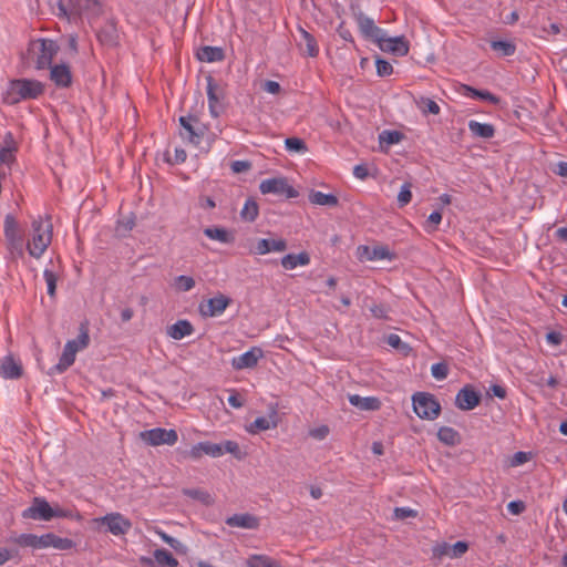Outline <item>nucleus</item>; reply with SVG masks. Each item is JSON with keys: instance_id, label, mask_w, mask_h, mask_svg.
Listing matches in <instances>:
<instances>
[{"instance_id": "nucleus-1", "label": "nucleus", "mask_w": 567, "mask_h": 567, "mask_svg": "<svg viewBox=\"0 0 567 567\" xmlns=\"http://www.w3.org/2000/svg\"><path fill=\"white\" fill-rule=\"evenodd\" d=\"M43 92L42 82L34 79H18L7 84L2 99L4 103L13 105L24 100L38 99Z\"/></svg>"}, {"instance_id": "nucleus-2", "label": "nucleus", "mask_w": 567, "mask_h": 567, "mask_svg": "<svg viewBox=\"0 0 567 567\" xmlns=\"http://www.w3.org/2000/svg\"><path fill=\"white\" fill-rule=\"evenodd\" d=\"M53 227L48 218L39 216L31 224L30 238L27 249L31 257L39 259L52 241Z\"/></svg>"}, {"instance_id": "nucleus-3", "label": "nucleus", "mask_w": 567, "mask_h": 567, "mask_svg": "<svg viewBox=\"0 0 567 567\" xmlns=\"http://www.w3.org/2000/svg\"><path fill=\"white\" fill-rule=\"evenodd\" d=\"M59 50L58 43L52 39H34L28 47V60L37 70L49 69Z\"/></svg>"}, {"instance_id": "nucleus-4", "label": "nucleus", "mask_w": 567, "mask_h": 567, "mask_svg": "<svg viewBox=\"0 0 567 567\" xmlns=\"http://www.w3.org/2000/svg\"><path fill=\"white\" fill-rule=\"evenodd\" d=\"M89 333L85 329H82L76 339L69 340L65 343L59 362L50 369L49 374H59L70 368L75 361L76 353L85 349L89 346Z\"/></svg>"}, {"instance_id": "nucleus-5", "label": "nucleus", "mask_w": 567, "mask_h": 567, "mask_svg": "<svg viewBox=\"0 0 567 567\" xmlns=\"http://www.w3.org/2000/svg\"><path fill=\"white\" fill-rule=\"evenodd\" d=\"M3 234L10 255L14 258L22 257L24 255L23 231L12 215H7L4 218Z\"/></svg>"}, {"instance_id": "nucleus-6", "label": "nucleus", "mask_w": 567, "mask_h": 567, "mask_svg": "<svg viewBox=\"0 0 567 567\" xmlns=\"http://www.w3.org/2000/svg\"><path fill=\"white\" fill-rule=\"evenodd\" d=\"M412 403L414 412L421 419L435 420L440 414L441 405L430 393H415L412 396Z\"/></svg>"}, {"instance_id": "nucleus-7", "label": "nucleus", "mask_w": 567, "mask_h": 567, "mask_svg": "<svg viewBox=\"0 0 567 567\" xmlns=\"http://www.w3.org/2000/svg\"><path fill=\"white\" fill-rule=\"evenodd\" d=\"M93 523L105 525L106 530L114 536L125 535L132 527L131 520L117 512L109 513L102 517L94 518Z\"/></svg>"}, {"instance_id": "nucleus-8", "label": "nucleus", "mask_w": 567, "mask_h": 567, "mask_svg": "<svg viewBox=\"0 0 567 567\" xmlns=\"http://www.w3.org/2000/svg\"><path fill=\"white\" fill-rule=\"evenodd\" d=\"M259 190L261 194H274L286 198H296L298 196V192L289 185L285 177L264 179L259 185Z\"/></svg>"}, {"instance_id": "nucleus-9", "label": "nucleus", "mask_w": 567, "mask_h": 567, "mask_svg": "<svg viewBox=\"0 0 567 567\" xmlns=\"http://www.w3.org/2000/svg\"><path fill=\"white\" fill-rule=\"evenodd\" d=\"M140 437L151 446H158L163 444L174 445L178 440V435L175 430H166L162 427L143 431L140 433Z\"/></svg>"}, {"instance_id": "nucleus-10", "label": "nucleus", "mask_w": 567, "mask_h": 567, "mask_svg": "<svg viewBox=\"0 0 567 567\" xmlns=\"http://www.w3.org/2000/svg\"><path fill=\"white\" fill-rule=\"evenodd\" d=\"M231 299L223 293H218L213 298L202 301L198 305V311L202 317L213 318L224 313L226 308L230 305Z\"/></svg>"}, {"instance_id": "nucleus-11", "label": "nucleus", "mask_w": 567, "mask_h": 567, "mask_svg": "<svg viewBox=\"0 0 567 567\" xmlns=\"http://www.w3.org/2000/svg\"><path fill=\"white\" fill-rule=\"evenodd\" d=\"M380 50L389 52L398 56H404L409 52V42L404 37H389L383 30L382 35L375 41Z\"/></svg>"}, {"instance_id": "nucleus-12", "label": "nucleus", "mask_w": 567, "mask_h": 567, "mask_svg": "<svg viewBox=\"0 0 567 567\" xmlns=\"http://www.w3.org/2000/svg\"><path fill=\"white\" fill-rule=\"evenodd\" d=\"M53 514L51 504L44 497H34L31 505L22 511L21 516L27 519L49 522Z\"/></svg>"}, {"instance_id": "nucleus-13", "label": "nucleus", "mask_w": 567, "mask_h": 567, "mask_svg": "<svg viewBox=\"0 0 567 567\" xmlns=\"http://www.w3.org/2000/svg\"><path fill=\"white\" fill-rule=\"evenodd\" d=\"M179 123L183 128L181 135L183 138L188 140L190 143L199 144L206 127L195 116L187 115L181 116Z\"/></svg>"}, {"instance_id": "nucleus-14", "label": "nucleus", "mask_w": 567, "mask_h": 567, "mask_svg": "<svg viewBox=\"0 0 567 567\" xmlns=\"http://www.w3.org/2000/svg\"><path fill=\"white\" fill-rule=\"evenodd\" d=\"M355 256L360 261L392 260L394 255L384 245L370 247L360 245L357 247Z\"/></svg>"}, {"instance_id": "nucleus-15", "label": "nucleus", "mask_w": 567, "mask_h": 567, "mask_svg": "<svg viewBox=\"0 0 567 567\" xmlns=\"http://www.w3.org/2000/svg\"><path fill=\"white\" fill-rule=\"evenodd\" d=\"M287 247V241L284 238H260L250 249V254L264 256L270 252H282Z\"/></svg>"}, {"instance_id": "nucleus-16", "label": "nucleus", "mask_w": 567, "mask_h": 567, "mask_svg": "<svg viewBox=\"0 0 567 567\" xmlns=\"http://www.w3.org/2000/svg\"><path fill=\"white\" fill-rule=\"evenodd\" d=\"M264 357V351L258 347H252L248 351L231 359V367L235 370L251 369L258 364Z\"/></svg>"}, {"instance_id": "nucleus-17", "label": "nucleus", "mask_w": 567, "mask_h": 567, "mask_svg": "<svg viewBox=\"0 0 567 567\" xmlns=\"http://www.w3.org/2000/svg\"><path fill=\"white\" fill-rule=\"evenodd\" d=\"M278 425V412L275 408H271L268 416H259L252 423L246 426V431L249 434H257L261 431H267L277 427Z\"/></svg>"}, {"instance_id": "nucleus-18", "label": "nucleus", "mask_w": 567, "mask_h": 567, "mask_svg": "<svg viewBox=\"0 0 567 567\" xmlns=\"http://www.w3.org/2000/svg\"><path fill=\"white\" fill-rule=\"evenodd\" d=\"M71 10L74 14L93 18L101 11L99 0H70Z\"/></svg>"}, {"instance_id": "nucleus-19", "label": "nucleus", "mask_w": 567, "mask_h": 567, "mask_svg": "<svg viewBox=\"0 0 567 567\" xmlns=\"http://www.w3.org/2000/svg\"><path fill=\"white\" fill-rule=\"evenodd\" d=\"M41 549L54 548L58 550H69L75 546V543L66 537H60L54 533L41 535Z\"/></svg>"}, {"instance_id": "nucleus-20", "label": "nucleus", "mask_w": 567, "mask_h": 567, "mask_svg": "<svg viewBox=\"0 0 567 567\" xmlns=\"http://www.w3.org/2000/svg\"><path fill=\"white\" fill-rule=\"evenodd\" d=\"M187 454L192 460H199L203 455H208L210 457H220L221 450L219 447V444L205 441L193 445Z\"/></svg>"}, {"instance_id": "nucleus-21", "label": "nucleus", "mask_w": 567, "mask_h": 567, "mask_svg": "<svg viewBox=\"0 0 567 567\" xmlns=\"http://www.w3.org/2000/svg\"><path fill=\"white\" fill-rule=\"evenodd\" d=\"M50 68V80L59 87H68L72 83V74L68 64H54Z\"/></svg>"}, {"instance_id": "nucleus-22", "label": "nucleus", "mask_w": 567, "mask_h": 567, "mask_svg": "<svg viewBox=\"0 0 567 567\" xmlns=\"http://www.w3.org/2000/svg\"><path fill=\"white\" fill-rule=\"evenodd\" d=\"M480 403V395L467 386L461 389L455 398V404L464 411L473 410Z\"/></svg>"}, {"instance_id": "nucleus-23", "label": "nucleus", "mask_w": 567, "mask_h": 567, "mask_svg": "<svg viewBox=\"0 0 567 567\" xmlns=\"http://www.w3.org/2000/svg\"><path fill=\"white\" fill-rule=\"evenodd\" d=\"M194 327L190 321L186 319H179L175 323L166 328V334L173 340H182L194 333Z\"/></svg>"}, {"instance_id": "nucleus-24", "label": "nucleus", "mask_w": 567, "mask_h": 567, "mask_svg": "<svg viewBox=\"0 0 567 567\" xmlns=\"http://www.w3.org/2000/svg\"><path fill=\"white\" fill-rule=\"evenodd\" d=\"M226 524L230 527L256 529L259 526V519L248 513L235 514L226 519Z\"/></svg>"}, {"instance_id": "nucleus-25", "label": "nucleus", "mask_w": 567, "mask_h": 567, "mask_svg": "<svg viewBox=\"0 0 567 567\" xmlns=\"http://www.w3.org/2000/svg\"><path fill=\"white\" fill-rule=\"evenodd\" d=\"M357 22L360 28V31L365 38H369L375 42L377 39L382 35L383 30L375 25L373 19L360 14L357 18Z\"/></svg>"}, {"instance_id": "nucleus-26", "label": "nucleus", "mask_w": 567, "mask_h": 567, "mask_svg": "<svg viewBox=\"0 0 567 567\" xmlns=\"http://www.w3.org/2000/svg\"><path fill=\"white\" fill-rule=\"evenodd\" d=\"M280 264L284 269L293 270L297 267L308 266L310 264V256L307 251L288 254L281 258Z\"/></svg>"}, {"instance_id": "nucleus-27", "label": "nucleus", "mask_w": 567, "mask_h": 567, "mask_svg": "<svg viewBox=\"0 0 567 567\" xmlns=\"http://www.w3.org/2000/svg\"><path fill=\"white\" fill-rule=\"evenodd\" d=\"M349 402L361 411H377L381 408V402L375 396H361L358 394L349 395Z\"/></svg>"}, {"instance_id": "nucleus-28", "label": "nucleus", "mask_w": 567, "mask_h": 567, "mask_svg": "<svg viewBox=\"0 0 567 567\" xmlns=\"http://www.w3.org/2000/svg\"><path fill=\"white\" fill-rule=\"evenodd\" d=\"M204 235L220 244H233L235 241L234 233L225 227H207L204 229Z\"/></svg>"}, {"instance_id": "nucleus-29", "label": "nucleus", "mask_w": 567, "mask_h": 567, "mask_svg": "<svg viewBox=\"0 0 567 567\" xmlns=\"http://www.w3.org/2000/svg\"><path fill=\"white\" fill-rule=\"evenodd\" d=\"M22 368L19 361L11 355L4 357L0 362V374L4 379H17L21 375Z\"/></svg>"}, {"instance_id": "nucleus-30", "label": "nucleus", "mask_w": 567, "mask_h": 567, "mask_svg": "<svg viewBox=\"0 0 567 567\" xmlns=\"http://www.w3.org/2000/svg\"><path fill=\"white\" fill-rule=\"evenodd\" d=\"M308 199L312 205L336 207L339 204V199L333 194H326L320 190H310Z\"/></svg>"}, {"instance_id": "nucleus-31", "label": "nucleus", "mask_w": 567, "mask_h": 567, "mask_svg": "<svg viewBox=\"0 0 567 567\" xmlns=\"http://www.w3.org/2000/svg\"><path fill=\"white\" fill-rule=\"evenodd\" d=\"M299 49L307 55L315 58L319 53L318 44L315 38L306 30L300 29Z\"/></svg>"}, {"instance_id": "nucleus-32", "label": "nucleus", "mask_w": 567, "mask_h": 567, "mask_svg": "<svg viewBox=\"0 0 567 567\" xmlns=\"http://www.w3.org/2000/svg\"><path fill=\"white\" fill-rule=\"evenodd\" d=\"M197 58L203 62H218L224 59V51L218 47H203L198 50Z\"/></svg>"}, {"instance_id": "nucleus-33", "label": "nucleus", "mask_w": 567, "mask_h": 567, "mask_svg": "<svg viewBox=\"0 0 567 567\" xmlns=\"http://www.w3.org/2000/svg\"><path fill=\"white\" fill-rule=\"evenodd\" d=\"M468 128L474 136L482 138H491L495 134L494 126L487 123H480L477 121H470Z\"/></svg>"}, {"instance_id": "nucleus-34", "label": "nucleus", "mask_w": 567, "mask_h": 567, "mask_svg": "<svg viewBox=\"0 0 567 567\" xmlns=\"http://www.w3.org/2000/svg\"><path fill=\"white\" fill-rule=\"evenodd\" d=\"M14 544L20 547H27L32 549H41V536L35 534H20L11 539Z\"/></svg>"}, {"instance_id": "nucleus-35", "label": "nucleus", "mask_w": 567, "mask_h": 567, "mask_svg": "<svg viewBox=\"0 0 567 567\" xmlns=\"http://www.w3.org/2000/svg\"><path fill=\"white\" fill-rule=\"evenodd\" d=\"M216 84L214 83L213 79L209 78L207 81V96H208V106L209 112L214 117H217L219 115V99L216 94Z\"/></svg>"}, {"instance_id": "nucleus-36", "label": "nucleus", "mask_w": 567, "mask_h": 567, "mask_svg": "<svg viewBox=\"0 0 567 567\" xmlns=\"http://www.w3.org/2000/svg\"><path fill=\"white\" fill-rule=\"evenodd\" d=\"M491 48L499 56H511L516 52V45L508 40H494L491 42Z\"/></svg>"}, {"instance_id": "nucleus-37", "label": "nucleus", "mask_w": 567, "mask_h": 567, "mask_svg": "<svg viewBox=\"0 0 567 567\" xmlns=\"http://www.w3.org/2000/svg\"><path fill=\"white\" fill-rule=\"evenodd\" d=\"M439 440L449 446H454L460 443V434L450 426H442L437 432Z\"/></svg>"}, {"instance_id": "nucleus-38", "label": "nucleus", "mask_w": 567, "mask_h": 567, "mask_svg": "<svg viewBox=\"0 0 567 567\" xmlns=\"http://www.w3.org/2000/svg\"><path fill=\"white\" fill-rule=\"evenodd\" d=\"M153 556L157 567H177L178 565L177 559H175L173 555L165 549L154 550Z\"/></svg>"}, {"instance_id": "nucleus-39", "label": "nucleus", "mask_w": 567, "mask_h": 567, "mask_svg": "<svg viewBox=\"0 0 567 567\" xmlns=\"http://www.w3.org/2000/svg\"><path fill=\"white\" fill-rule=\"evenodd\" d=\"M258 213L259 207L256 200L248 198L240 210V217L243 220L254 221L257 218Z\"/></svg>"}, {"instance_id": "nucleus-40", "label": "nucleus", "mask_w": 567, "mask_h": 567, "mask_svg": "<svg viewBox=\"0 0 567 567\" xmlns=\"http://www.w3.org/2000/svg\"><path fill=\"white\" fill-rule=\"evenodd\" d=\"M247 567H280L279 564L266 555H252L247 559Z\"/></svg>"}, {"instance_id": "nucleus-41", "label": "nucleus", "mask_w": 567, "mask_h": 567, "mask_svg": "<svg viewBox=\"0 0 567 567\" xmlns=\"http://www.w3.org/2000/svg\"><path fill=\"white\" fill-rule=\"evenodd\" d=\"M403 135L399 131L385 130L379 134V143L381 147L394 145L401 142Z\"/></svg>"}, {"instance_id": "nucleus-42", "label": "nucleus", "mask_w": 567, "mask_h": 567, "mask_svg": "<svg viewBox=\"0 0 567 567\" xmlns=\"http://www.w3.org/2000/svg\"><path fill=\"white\" fill-rule=\"evenodd\" d=\"M464 89L467 92V95L473 99L484 100L492 104H497L499 102V99L496 95L492 94L489 91H480L468 85H464Z\"/></svg>"}, {"instance_id": "nucleus-43", "label": "nucleus", "mask_w": 567, "mask_h": 567, "mask_svg": "<svg viewBox=\"0 0 567 567\" xmlns=\"http://www.w3.org/2000/svg\"><path fill=\"white\" fill-rule=\"evenodd\" d=\"M196 282L193 277L181 275L174 279L173 287L178 292L190 291L195 287Z\"/></svg>"}, {"instance_id": "nucleus-44", "label": "nucleus", "mask_w": 567, "mask_h": 567, "mask_svg": "<svg viewBox=\"0 0 567 567\" xmlns=\"http://www.w3.org/2000/svg\"><path fill=\"white\" fill-rule=\"evenodd\" d=\"M417 107L423 114L437 115L441 111L440 105L430 97H421L417 101Z\"/></svg>"}, {"instance_id": "nucleus-45", "label": "nucleus", "mask_w": 567, "mask_h": 567, "mask_svg": "<svg viewBox=\"0 0 567 567\" xmlns=\"http://www.w3.org/2000/svg\"><path fill=\"white\" fill-rule=\"evenodd\" d=\"M442 221V214L439 210L431 213L423 225L426 233L432 234L437 230L439 225Z\"/></svg>"}, {"instance_id": "nucleus-46", "label": "nucleus", "mask_w": 567, "mask_h": 567, "mask_svg": "<svg viewBox=\"0 0 567 567\" xmlns=\"http://www.w3.org/2000/svg\"><path fill=\"white\" fill-rule=\"evenodd\" d=\"M51 509H52V513H54L52 515V519L53 518H72V519H76V520L81 519V516L79 513H74L73 511L68 509V508H62L58 504L51 505Z\"/></svg>"}, {"instance_id": "nucleus-47", "label": "nucleus", "mask_w": 567, "mask_h": 567, "mask_svg": "<svg viewBox=\"0 0 567 567\" xmlns=\"http://www.w3.org/2000/svg\"><path fill=\"white\" fill-rule=\"evenodd\" d=\"M219 447L221 450V456L225 453H229V454L234 455L236 458L240 460L243 457L239 445L235 441L227 440L223 443H219Z\"/></svg>"}, {"instance_id": "nucleus-48", "label": "nucleus", "mask_w": 567, "mask_h": 567, "mask_svg": "<svg viewBox=\"0 0 567 567\" xmlns=\"http://www.w3.org/2000/svg\"><path fill=\"white\" fill-rule=\"evenodd\" d=\"M285 145L289 152L305 153L307 151L305 142L298 137L286 138Z\"/></svg>"}, {"instance_id": "nucleus-49", "label": "nucleus", "mask_w": 567, "mask_h": 567, "mask_svg": "<svg viewBox=\"0 0 567 567\" xmlns=\"http://www.w3.org/2000/svg\"><path fill=\"white\" fill-rule=\"evenodd\" d=\"M412 199V193H411V185L410 184H403L401 186V189L398 194V204L400 207H403L408 205Z\"/></svg>"}, {"instance_id": "nucleus-50", "label": "nucleus", "mask_w": 567, "mask_h": 567, "mask_svg": "<svg viewBox=\"0 0 567 567\" xmlns=\"http://www.w3.org/2000/svg\"><path fill=\"white\" fill-rule=\"evenodd\" d=\"M43 277L47 282V290L48 293L53 297L55 295V288H56V276L53 271L45 269L43 272Z\"/></svg>"}, {"instance_id": "nucleus-51", "label": "nucleus", "mask_w": 567, "mask_h": 567, "mask_svg": "<svg viewBox=\"0 0 567 567\" xmlns=\"http://www.w3.org/2000/svg\"><path fill=\"white\" fill-rule=\"evenodd\" d=\"M450 551H449V556L451 558H458L461 557L462 555H464L467 549H468V545L467 543L465 542H456L454 545L450 546Z\"/></svg>"}, {"instance_id": "nucleus-52", "label": "nucleus", "mask_w": 567, "mask_h": 567, "mask_svg": "<svg viewBox=\"0 0 567 567\" xmlns=\"http://www.w3.org/2000/svg\"><path fill=\"white\" fill-rule=\"evenodd\" d=\"M375 66L379 76H389L393 72V66L391 63L383 59H377Z\"/></svg>"}, {"instance_id": "nucleus-53", "label": "nucleus", "mask_w": 567, "mask_h": 567, "mask_svg": "<svg viewBox=\"0 0 567 567\" xmlns=\"http://www.w3.org/2000/svg\"><path fill=\"white\" fill-rule=\"evenodd\" d=\"M187 496L198 499L204 504H210L212 497L207 492H204L202 489H186L184 492Z\"/></svg>"}, {"instance_id": "nucleus-54", "label": "nucleus", "mask_w": 567, "mask_h": 567, "mask_svg": "<svg viewBox=\"0 0 567 567\" xmlns=\"http://www.w3.org/2000/svg\"><path fill=\"white\" fill-rule=\"evenodd\" d=\"M431 373H432V377L436 380H443L447 377V373H449V369H447V365L445 363H434L432 367H431Z\"/></svg>"}, {"instance_id": "nucleus-55", "label": "nucleus", "mask_w": 567, "mask_h": 567, "mask_svg": "<svg viewBox=\"0 0 567 567\" xmlns=\"http://www.w3.org/2000/svg\"><path fill=\"white\" fill-rule=\"evenodd\" d=\"M14 161V147L7 145L0 147V164H11Z\"/></svg>"}, {"instance_id": "nucleus-56", "label": "nucleus", "mask_w": 567, "mask_h": 567, "mask_svg": "<svg viewBox=\"0 0 567 567\" xmlns=\"http://www.w3.org/2000/svg\"><path fill=\"white\" fill-rule=\"evenodd\" d=\"M530 453L519 451L512 456L509 464L513 467H517L527 463L530 460Z\"/></svg>"}, {"instance_id": "nucleus-57", "label": "nucleus", "mask_w": 567, "mask_h": 567, "mask_svg": "<svg viewBox=\"0 0 567 567\" xmlns=\"http://www.w3.org/2000/svg\"><path fill=\"white\" fill-rule=\"evenodd\" d=\"M393 514L396 519H405L417 515L416 511L410 507H395Z\"/></svg>"}, {"instance_id": "nucleus-58", "label": "nucleus", "mask_w": 567, "mask_h": 567, "mask_svg": "<svg viewBox=\"0 0 567 567\" xmlns=\"http://www.w3.org/2000/svg\"><path fill=\"white\" fill-rule=\"evenodd\" d=\"M309 434L311 437L321 441L329 434V427L327 425H321L310 430Z\"/></svg>"}, {"instance_id": "nucleus-59", "label": "nucleus", "mask_w": 567, "mask_h": 567, "mask_svg": "<svg viewBox=\"0 0 567 567\" xmlns=\"http://www.w3.org/2000/svg\"><path fill=\"white\" fill-rule=\"evenodd\" d=\"M507 509L513 515H519L525 509V505L520 501H512L507 504Z\"/></svg>"}, {"instance_id": "nucleus-60", "label": "nucleus", "mask_w": 567, "mask_h": 567, "mask_svg": "<svg viewBox=\"0 0 567 567\" xmlns=\"http://www.w3.org/2000/svg\"><path fill=\"white\" fill-rule=\"evenodd\" d=\"M168 546H171L176 553L178 554H186L187 553V547L181 543L178 539L172 537L169 543L167 544Z\"/></svg>"}, {"instance_id": "nucleus-61", "label": "nucleus", "mask_w": 567, "mask_h": 567, "mask_svg": "<svg viewBox=\"0 0 567 567\" xmlns=\"http://www.w3.org/2000/svg\"><path fill=\"white\" fill-rule=\"evenodd\" d=\"M250 167V164L246 161H235L231 164V169L235 173H241L245 171H248Z\"/></svg>"}, {"instance_id": "nucleus-62", "label": "nucleus", "mask_w": 567, "mask_h": 567, "mask_svg": "<svg viewBox=\"0 0 567 567\" xmlns=\"http://www.w3.org/2000/svg\"><path fill=\"white\" fill-rule=\"evenodd\" d=\"M134 227V220L133 218H126L123 220H120L117 224V231H130Z\"/></svg>"}, {"instance_id": "nucleus-63", "label": "nucleus", "mask_w": 567, "mask_h": 567, "mask_svg": "<svg viewBox=\"0 0 567 567\" xmlns=\"http://www.w3.org/2000/svg\"><path fill=\"white\" fill-rule=\"evenodd\" d=\"M264 90L270 94H277L280 91V84L276 81H266Z\"/></svg>"}, {"instance_id": "nucleus-64", "label": "nucleus", "mask_w": 567, "mask_h": 567, "mask_svg": "<svg viewBox=\"0 0 567 567\" xmlns=\"http://www.w3.org/2000/svg\"><path fill=\"white\" fill-rule=\"evenodd\" d=\"M555 173L560 177L567 178V162H559L556 165Z\"/></svg>"}]
</instances>
